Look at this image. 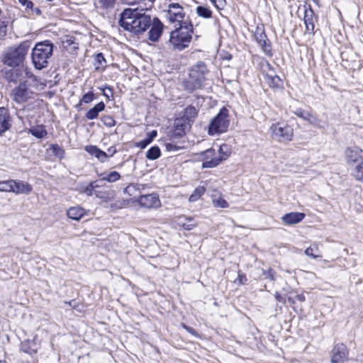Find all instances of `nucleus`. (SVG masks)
Segmentation results:
<instances>
[{
	"instance_id": "39448f33",
	"label": "nucleus",
	"mask_w": 363,
	"mask_h": 363,
	"mask_svg": "<svg viewBox=\"0 0 363 363\" xmlns=\"http://www.w3.org/2000/svg\"><path fill=\"white\" fill-rule=\"evenodd\" d=\"M228 110L225 107H223L211 121L208 126V134L213 135L225 133L228 130Z\"/></svg>"
},
{
	"instance_id": "e433bc0d",
	"label": "nucleus",
	"mask_w": 363,
	"mask_h": 363,
	"mask_svg": "<svg viewBox=\"0 0 363 363\" xmlns=\"http://www.w3.org/2000/svg\"><path fill=\"white\" fill-rule=\"evenodd\" d=\"M12 182L13 180L0 182V191L11 192L13 190Z\"/></svg>"
},
{
	"instance_id": "09e8293b",
	"label": "nucleus",
	"mask_w": 363,
	"mask_h": 363,
	"mask_svg": "<svg viewBox=\"0 0 363 363\" xmlns=\"http://www.w3.org/2000/svg\"><path fill=\"white\" fill-rule=\"evenodd\" d=\"M305 121L314 125H317L318 122V118L310 112H308V116L306 117Z\"/></svg>"
},
{
	"instance_id": "0eeeda50",
	"label": "nucleus",
	"mask_w": 363,
	"mask_h": 363,
	"mask_svg": "<svg viewBox=\"0 0 363 363\" xmlns=\"http://www.w3.org/2000/svg\"><path fill=\"white\" fill-rule=\"evenodd\" d=\"M144 9L139 10L137 9L136 15L131 16L134 18L135 23L133 30H131V33L134 35H140L144 33L151 26L152 18L148 14L144 12Z\"/></svg>"
},
{
	"instance_id": "7ed1b4c3",
	"label": "nucleus",
	"mask_w": 363,
	"mask_h": 363,
	"mask_svg": "<svg viewBox=\"0 0 363 363\" xmlns=\"http://www.w3.org/2000/svg\"><path fill=\"white\" fill-rule=\"evenodd\" d=\"M30 45V41L25 40L16 47L9 48L2 55V62L4 65L11 67L19 66L24 62Z\"/></svg>"
},
{
	"instance_id": "cd10ccee",
	"label": "nucleus",
	"mask_w": 363,
	"mask_h": 363,
	"mask_svg": "<svg viewBox=\"0 0 363 363\" xmlns=\"http://www.w3.org/2000/svg\"><path fill=\"white\" fill-rule=\"evenodd\" d=\"M94 68L96 71H102L106 66V61L102 53H98L94 57Z\"/></svg>"
},
{
	"instance_id": "b1692460",
	"label": "nucleus",
	"mask_w": 363,
	"mask_h": 363,
	"mask_svg": "<svg viewBox=\"0 0 363 363\" xmlns=\"http://www.w3.org/2000/svg\"><path fill=\"white\" fill-rule=\"evenodd\" d=\"M104 109L105 104L103 101H101L86 113V118L88 120H94L98 118L99 113L103 111Z\"/></svg>"
},
{
	"instance_id": "49530a36",
	"label": "nucleus",
	"mask_w": 363,
	"mask_h": 363,
	"mask_svg": "<svg viewBox=\"0 0 363 363\" xmlns=\"http://www.w3.org/2000/svg\"><path fill=\"white\" fill-rule=\"evenodd\" d=\"M262 274L264 276V278L269 279L272 281L275 280V272L272 269L270 268L267 271L263 270Z\"/></svg>"
},
{
	"instance_id": "a19ab883",
	"label": "nucleus",
	"mask_w": 363,
	"mask_h": 363,
	"mask_svg": "<svg viewBox=\"0 0 363 363\" xmlns=\"http://www.w3.org/2000/svg\"><path fill=\"white\" fill-rule=\"evenodd\" d=\"M165 147L167 151L169 152H177L182 149H183V146L178 145L177 144H174V143H165Z\"/></svg>"
},
{
	"instance_id": "20e7f679",
	"label": "nucleus",
	"mask_w": 363,
	"mask_h": 363,
	"mask_svg": "<svg viewBox=\"0 0 363 363\" xmlns=\"http://www.w3.org/2000/svg\"><path fill=\"white\" fill-rule=\"evenodd\" d=\"M208 73V70L205 63L199 62L191 67L189 78L184 82V89L189 93L201 89Z\"/></svg>"
},
{
	"instance_id": "13d9d810",
	"label": "nucleus",
	"mask_w": 363,
	"mask_h": 363,
	"mask_svg": "<svg viewBox=\"0 0 363 363\" xmlns=\"http://www.w3.org/2000/svg\"><path fill=\"white\" fill-rule=\"evenodd\" d=\"M116 152H117V150L115 147H110L108 148L106 153L108 154V157H112L114 154H116Z\"/></svg>"
},
{
	"instance_id": "a18cd8bd",
	"label": "nucleus",
	"mask_w": 363,
	"mask_h": 363,
	"mask_svg": "<svg viewBox=\"0 0 363 363\" xmlns=\"http://www.w3.org/2000/svg\"><path fill=\"white\" fill-rule=\"evenodd\" d=\"M308 112L305 110H303L301 108H296L295 111H294V113L298 117L303 118L305 120L306 117L308 116Z\"/></svg>"
},
{
	"instance_id": "37998d69",
	"label": "nucleus",
	"mask_w": 363,
	"mask_h": 363,
	"mask_svg": "<svg viewBox=\"0 0 363 363\" xmlns=\"http://www.w3.org/2000/svg\"><path fill=\"white\" fill-rule=\"evenodd\" d=\"M95 191L96 190H94L93 188V185H91V184L89 183V185H87L84 188L80 190V192L82 194H85L87 196H92L93 194H94Z\"/></svg>"
},
{
	"instance_id": "ddd939ff",
	"label": "nucleus",
	"mask_w": 363,
	"mask_h": 363,
	"mask_svg": "<svg viewBox=\"0 0 363 363\" xmlns=\"http://www.w3.org/2000/svg\"><path fill=\"white\" fill-rule=\"evenodd\" d=\"M348 359V350L343 343L336 344L332 350V363H342Z\"/></svg>"
},
{
	"instance_id": "052dcab7",
	"label": "nucleus",
	"mask_w": 363,
	"mask_h": 363,
	"mask_svg": "<svg viewBox=\"0 0 363 363\" xmlns=\"http://www.w3.org/2000/svg\"><path fill=\"white\" fill-rule=\"evenodd\" d=\"M195 227V225L194 224H192V223H184L183 224V228L185 229V230H190L191 229H193Z\"/></svg>"
},
{
	"instance_id": "8fccbe9b",
	"label": "nucleus",
	"mask_w": 363,
	"mask_h": 363,
	"mask_svg": "<svg viewBox=\"0 0 363 363\" xmlns=\"http://www.w3.org/2000/svg\"><path fill=\"white\" fill-rule=\"evenodd\" d=\"M7 31V25L4 21H0V40L4 38Z\"/></svg>"
},
{
	"instance_id": "72a5a7b5",
	"label": "nucleus",
	"mask_w": 363,
	"mask_h": 363,
	"mask_svg": "<svg viewBox=\"0 0 363 363\" xmlns=\"http://www.w3.org/2000/svg\"><path fill=\"white\" fill-rule=\"evenodd\" d=\"M101 176H103L101 178L102 181H106L108 182H115L121 178L120 174L116 171L111 172L106 175L101 174Z\"/></svg>"
},
{
	"instance_id": "0e129e2a",
	"label": "nucleus",
	"mask_w": 363,
	"mask_h": 363,
	"mask_svg": "<svg viewBox=\"0 0 363 363\" xmlns=\"http://www.w3.org/2000/svg\"><path fill=\"white\" fill-rule=\"evenodd\" d=\"M296 299L300 302L305 301V296L303 294L296 295Z\"/></svg>"
},
{
	"instance_id": "603ef678",
	"label": "nucleus",
	"mask_w": 363,
	"mask_h": 363,
	"mask_svg": "<svg viewBox=\"0 0 363 363\" xmlns=\"http://www.w3.org/2000/svg\"><path fill=\"white\" fill-rule=\"evenodd\" d=\"M18 2L28 9H33L34 6V4L30 0H18Z\"/></svg>"
},
{
	"instance_id": "c9c22d12",
	"label": "nucleus",
	"mask_w": 363,
	"mask_h": 363,
	"mask_svg": "<svg viewBox=\"0 0 363 363\" xmlns=\"http://www.w3.org/2000/svg\"><path fill=\"white\" fill-rule=\"evenodd\" d=\"M196 13L199 16L204 18H210L212 16V11L208 8L203 6H197Z\"/></svg>"
},
{
	"instance_id": "9d476101",
	"label": "nucleus",
	"mask_w": 363,
	"mask_h": 363,
	"mask_svg": "<svg viewBox=\"0 0 363 363\" xmlns=\"http://www.w3.org/2000/svg\"><path fill=\"white\" fill-rule=\"evenodd\" d=\"M166 12V18L171 23L185 22V12L183 6L179 3H171L168 5V8L164 11Z\"/></svg>"
},
{
	"instance_id": "864d4df0",
	"label": "nucleus",
	"mask_w": 363,
	"mask_h": 363,
	"mask_svg": "<svg viewBox=\"0 0 363 363\" xmlns=\"http://www.w3.org/2000/svg\"><path fill=\"white\" fill-rule=\"evenodd\" d=\"M152 142V138H145L138 143V147L143 149Z\"/></svg>"
},
{
	"instance_id": "680f3d73",
	"label": "nucleus",
	"mask_w": 363,
	"mask_h": 363,
	"mask_svg": "<svg viewBox=\"0 0 363 363\" xmlns=\"http://www.w3.org/2000/svg\"><path fill=\"white\" fill-rule=\"evenodd\" d=\"M26 75L28 78L32 79L33 81H36V77L30 71H26Z\"/></svg>"
},
{
	"instance_id": "f704fd0d",
	"label": "nucleus",
	"mask_w": 363,
	"mask_h": 363,
	"mask_svg": "<svg viewBox=\"0 0 363 363\" xmlns=\"http://www.w3.org/2000/svg\"><path fill=\"white\" fill-rule=\"evenodd\" d=\"M206 191V189L204 186H199L196 188L194 192L189 197V201L194 202L197 201Z\"/></svg>"
},
{
	"instance_id": "f257e3e1",
	"label": "nucleus",
	"mask_w": 363,
	"mask_h": 363,
	"mask_svg": "<svg viewBox=\"0 0 363 363\" xmlns=\"http://www.w3.org/2000/svg\"><path fill=\"white\" fill-rule=\"evenodd\" d=\"M193 27L191 21L188 18L170 33L169 43L174 49L183 50L189 47L192 39Z\"/></svg>"
},
{
	"instance_id": "f8f14e48",
	"label": "nucleus",
	"mask_w": 363,
	"mask_h": 363,
	"mask_svg": "<svg viewBox=\"0 0 363 363\" xmlns=\"http://www.w3.org/2000/svg\"><path fill=\"white\" fill-rule=\"evenodd\" d=\"M254 36L264 53L269 57L272 56L271 43L267 38L264 29L257 27Z\"/></svg>"
},
{
	"instance_id": "3c124183",
	"label": "nucleus",
	"mask_w": 363,
	"mask_h": 363,
	"mask_svg": "<svg viewBox=\"0 0 363 363\" xmlns=\"http://www.w3.org/2000/svg\"><path fill=\"white\" fill-rule=\"evenodd\" d=\"M225 153L228 154L230 155V152L228 150V147L227 145H223L219 147L218 152H216L217 155H223Z\"/></svg>"
},
{
	"instance_id": "c756f323",
	"label": "nucleus",
	"mask_w": 363,
	"mask_h": 363,
	"mask_svg": "<svg viewBox=\"0 0 363 363\" xmlns=\"http://www.w3.org/2000/svg\"><path fill=\"white\" fill-rule=\"evenodd\" d=\"M161 156V151L158 146H152L146 152V157L150 160H155Z\"/></svg>"
},
{
	"instance_id": "f3484780",
	"label": "nucleus",
	"mask_w": 363,
	"mask_h": 363,
	"mask_svg": "<svg viewBox=\"0 0 363 363\" xmlns=\"http://www.w3.org/2000/svg\"><path fill=\"white\" fill-rule=\"evenodd\" d=\"M141 206L150 208L160 206V201L157 194L142 195L138 200Z\"/></svg>"
},
{
	"instance_id": "aec40b11",
	"label": "nucleus",
	"mask_w": 363,
	"mask_h": 363,
	"mask_svg": "<svg viewBox=\"0 0 363 363\" xmlns=\"http://www.w3.org/2000/svg\"><path fill=\"white\" fill-rule=\"evenodd\" d=\"M304 23L306 24V30L313 32L315 28V13L311 6H304Z\"/></svg>"
},
{
	"instance_id": "6e6d98bb",
	"label": "nucleus",
	"mask_w": 363,
	"mask_h": 363,
	"mask_svg": "<svg viewBox=\"0 0 363 363\" xmlns=\"http://www.w3.org/2000/svg\"><path fill=\"white\" fill-rule=\"evenodd\" d=\"M65 304H68L70 307L77 309V307L79 306L78 303L75 300H71L70 301H65Z\"/></svg>"
},
{
	"instance_id": "6ab92c4d",
	"label": "nucleus",
	"mask_w": 363,
	"mask_h": 363,
	"mask_svg": "<svg viewBox=\"0 0 363 363\" xmlns=\"http://www.w3.org/2000/svg\"><path fill=\"white\" fill-rule=\"evenodd\" d=\"M12 191L16 194L28 195L33 191V186L27 182L13 180Z\"/></svg>"
},
{
	"instance_id": "dca6fc26",
	"label": "nucleus",
	"mask_w": 363,
	"mask_h": 363,
	"mask_svg": "<svg viewBox=\"0 0 363 363\" xmlns=\"http://www.w3.org/2000/svg\"><path fill=\"white\" fill-rule=\"evenodd\" d=\"M345 157L347 162L353 167L363 162V150L358 147H347Z\"/></svg>"
},
{
	"instance_id": "774afa93",
	"label": "nucleus",
	"mask_w": 363,
	"mask_h": 363,
	"mask_svg": "<svg viewBox=\"0 0 363 363\" xmlns=\"http://www.w3.org/2000/svg\"><path fill=\"white\" fill-rule=\"evenodd\" d=\"M289 301L292 303H294V301L291 298H289Z\"/></svg>"
},
{
	"instance_id": "338daca9",
	"label": "nucleus",
	"mask_w": 363,
	"mask_h": 363,
	"mask_svg": "<svg viewBox=\"0 0 363 363\" xmlns=\"http://www.w3.org/2000/svg\"><path fill=\"white\" fill-rule=\"evenodd\" d=\"M157 135V131L156 130H153L151 132V135H150V137L149 138H152V140L156 137Z\"/></svg>"
},
{
	"instance_id": "79ce46f5",
	"label": "nucleus",
	"mask_w": 363,
	"mask_h": 363,
	"mask_svg": "<svg viewBox=\"0 0 363 363\" xmlns=\"http://www.w3.org/2000/svg\"><path fill=\"white\" fill-rule=\"evenodd\" d=\"M116 0H99V4L101 7L105 9H108L113 7Z\"/></svg>"
},
{
	"instance_id": "4468645a",
	"label": "nucleus",
	"mask_w": 363,
	"mask_h": 363,
	"mask_svg": "<svg viewBox=\"0 0 363 363\" xmlns=\"http://www.w3.org/2000/svg\"><path fill=\"white\" fill-rule=\"evenodd\" d=\"M150 29L148 32V39L152 42H157L161 37L164 30V24L157 18L155 17L152 19Z\"/></svg>"
},
{
	"instance_id": "ea45409f",
	"label": "nucleus",
	"mask_w": 363,
	"mask_h": 363,
	"mask_svg": "<svg viewBox=\"0 0 363 363\" xmlns=\"http://www.w3.org/2000/svg\"><path fill=\"white\" fill-rule=\"evenodd\" d=\"M101 120L103 122V123L107 127L111 128L116 125V121L111 116H103L101 118Z\"/></svg>"
},
{
	"instance_id": "393cba45",
	"label": "nucleus",
	"mask_w": 363,
	"mask_h": 363,
	"mask_svg": "<svg viewBox=\"0 0 363 363\" xmlns=\"http://www.w3.org/2000/svg\"><path fill=\"white\" fill-rule=\"evenodd\" d=\"M86 213L85 210L80 206L71 207L67 211V216L75 220H80Z\"/></svg>"
},
{
	"instance_id": "5701e85b",
	"label": "nucleus",
	"mask_w": 363,
	"mask_h": 363,
	"mask_svg": "<svg viewBox=\"0 0 363 363\" xmlns=\"http://www.w3.org/2000/svg\"><path fill=\"white\" fill-rule=\"evenodd\" d=\"M62 48L69 54L74 55L79 49V44L75 41L74 37L65 36L62 40Z\"/></svg>"
},
{
	"instance_id": "9b49d317",
	"label": "nucleus",
	"mask_w": 363,
	"mask_h": 363,
	"mask_svg": "<svg viewBox=\"0 0 363 363\" xmlns=\"http://www.w3.org/2000/svg\"><path fill=\"white\" fill-rule=\"evenodd\" d=\"M136 13L137 9H125L120 14L118 25L123 30L130 33L135 27L133 25V23H135V21H133L134 18H131V16H135Z\"/></svg>"
},
{
	"instance_id": "1a4fd4ad",
	"label": "nucleus",
	"mask_w": 363,
	"mask_h": 363,
	"mask_svg": "<svg viewBox=\"0 0 363 363\" xmlns=\"http://www.w3.org/2000/svg\"><path fill=\"white\" fill-rule=\"evenodd\" d=\"M271 130L273 137L279 142H288L292 140L294 130L291 126L285 123L272 124Z\"/></svg>"
},
{
	"instance_id": "a878e982",
	"label": "nucleus",
	"mask_w": 363,
	"mask_h": 363,
	"mask_svg": "<svg viewBox=\"0 0 363 363\" xmlns=\"http://www.w3.org/2000/svg\"><path fill=\"white\" fill-rule=\"evenodd\" d=\"M198 112L195 107L189 106L184 109V115L181 118L184 119L186 121H189V124L194 122L195 118L197 116Z\"/></svg>"
},
{
	"instance_id": "6e6552de",
	"label": "nucleus",
	"mask_w": 363,
	"mask_h": 363,
	"mask_svg": "<svg viewBox=\"0 0 363 363\" xmlns=\"http://www.w3.org/2000/svg\"><path fill=\"white\" fill-rule=\"evenodd\" d=\"M199 155L203 160L202 163L203 168L216 167L228 157V154L227 153H225L223 155H217L213 148L201 152Z\"/></svg>"
},
{
	"instance_id": "69168bd1",
	"label": "nucleus",
	"mask_w": 363,
	"mask_h": 363,
	"mask_svg": "<svg viewBox=\"0 0 363 363\" xmlns=\"http://www.w3.org/2000/svg\"><path fill=\"white\" fill-rule=\"evenodd\" d=\"M33 13H35L36 16H40L42 14V11L40 8H35L31 9Z\"/></svg>"
},
{
	"instance_id": "473e14b6",
	"label": "nucleus",
	"mask_w": 363,
	"mask_h": 363,
	"mask_svg": "<svg viewBox=\"0 0 363 363\" xmlns=\"http://www.w3.org/2000/svg\"><path fill=\"white\" fill-rule=\"evenodd\" d=\"M352 175L356 179L363 182V161L353 166Z\"/></svg>"
},
{
	"instance_id": "423d86ee",
	"label": "nucleus",
	"mask_w": 363,
	"mask_h": 363,
	"mask_svg": "<svg viewBox=\"0 0 363 363\" xmlns=\"http://www.w3.org/2000/svg\"><path fill=\"white\" fill-rule=\"evenodd\" d=\"M34 96L35 92L31 89L30 84L26 80L20 82L11 93L13 101L20 104L33 99Z\"/></svg>"
},
{
	"instance_id": "2f4dec72",
	"label": "nucleus",
	"mask_w": 363,
	"mask_h": 363,
	"mask_svg": "<svg viewBox=\"0 0 363 363\" xmlns=\"http://www.w3.org/2000/svg\"><path fill=\"white\" fill-rule=\"evenodd\" d=\"M49 150L52 151V154L59 160L65 157V150L58 144H51L49 146Z\"/></svg>"
},
{
	"instance_id": "7c9ffc66",
	"label": "nucleus",
	"mask_w": 363,
	"mask_h": 363,
	"mask_svg": "<svg viewBox=\"0 0 363 363\" xmlns=\"http://www.w3.org/2000/svg\"><path fill=\"white\" fill-rule=\"evenodd\" d=\"M305 254L313 259L321 257L320 250L317 244H313L306 249Z\"/></svg>"
},
{
	"instance_id": "e2e57ef3",
	"label": "nucleus",
	"mask_w": 363,
	"mask_h": 363,
	"mask_svg": "<svg viewBox=\"0 0 363 363\" xmlns=\"http://www.w3.org/2000/svg\"><path fill=\"white\" fill-rule=\"evenodd\" d=\"M276 74H277V73H276L274 69L273 68L272 69L269 70V72H267L266 74H264V77H271V76H274Z\"/></svg>"
},
{
	"instance_id": "4be33fe9",
	"label": "nucleus",
	"mask_w": 363,
	"mask_h": 363,
	"mask_svg": "<svg viewBox=\"0 0 363 363\" xmlns=\"http://www.w3.org/2000/svg\"><path fill=\"white\" fill-rule=\"evenodd\" d=\"M86 152H87L91 156L95 157L101 162H104L108 158V154L99 149L96 145H86L84 147Z\"/></svg>"
},
{
	"instance_id": "2eb2a0df",
	"label": "nucleus",
	"mask_w": 363,
	"mask_h": 363,
	"mask_svg": "<svg viewBox=\"0 0 363 363\" xmlns=\"http://www.w3.org/2000/svg\"><path fill=\"white\" fill-rule=\"evenodd\" d=\"M191 125L189 122L186 121L184 119L180 118L175 119L172 138L177 139L183 137L186 131L191 128Z\"/></svg>"
},
{
	"instance_id": "58836bf2",
	"label": "nucleus",
	"mask_w": 363,
	"mask_h": 363,
	"mask_svg": "<svg viewBox=\"0 0 363 363\" xmlns=\"http://www.w3.org/2000/svg\"><path fill=\"white\" fill-rule=\"evenodd\" d=\"M213 203L214 206L219 208H227L228 207V202L222 197L213 198Z\"/></svg>"
},
{
	"instance_id": "de8ad7c7",
	"label": "nucleus",
	"mask_w": 363,
	"mask_h": 363,
	"mask_svg": "<svg viewBox=\"0 0 363 363\" xmlns=\"http://www.w3.org/2000/svg\"><path fill=\"white\" fill-rule=\"evenodd\" d=\"M247 281V277L245 274L238 272V278L235 279V282L238 283L240 285L245 284Z\"/></svg>"
},
{
	"instance_id": "c03bdc74",
	"label": "nucleus",
	"mask_w": 363,
	"mask_h": 363,
	"mask_svg": "<svg viewBox=\"0 0 363 363\" xmlns=\"http://www.w3.org/2000/svg\"><path fill=\"white\" fill-rule=\"evenodd\" d=\"M261 65L263 74H266L267 72H269V70H271L274 68L272 65L267 60L262 62Z\"/></svg>"
},
{
	"instance_id": "4c0bfd02",
	"label": "nucleus",
	"mask_w": 363,
	"mask_h": 363,
	"mask_svg": "<svg viewBox=\"0 0 363 363\" xmlns=\"http://www.w3.org/2000/svg\"><path fill=\"white\" fill-rule=\"evenodd\" d=\"M94 99V94L93 91H88L87 93L84 94L82 96V99H80L79 104H80L82 103L89 104L91 101H93Z\"/></svg>"
},
{
	"instance_id": "f03ea898",
	"label": "nucleus",
	"mask_w": 363,
	"mask_h": 363,
	"mask_svg": "<svg viewBox=\"0 0 363 363\" xmlns=\"http://www.w3.org/2000/svg\"><path fill=\"white\" fill-rule=\"evenodd\" d=\"M54 45L50 40L37 43L31 52L32 63L35 69L41 70L48 67L52 56Z\"/></svg>"
},
{
	"instance_id": "4d7b16f0",
	"label": "nucleus",
	"mask_w": 363,
	"mask_h": 363,
	"mask_svg": "<svg viewBox=\"0 0 363 363\" xmlns=\"http://www.w3.org/2000/svg\"><path fill=\"white\" fill-rule=\"evenodd\" d=\"M103 181L101 180V179L100 180H96V181H94V182H90L91 185H93V188L94 190H96V189L97 188H99L100 186H102L101 183Z\"/></svg>"
},
{
	"instance_id": "bb28decb",
	"label": "nucleus",
	"mask_w": 363,
	"mask_h": 363,
	"mask_svg": "<svg viewBox=\"0 0 363 363\" xmlns=\"http://www.w3.org/2000/svg\"><path fill=\"white\" fill-rule=\"evenodd\" d=\"M28 133L31 134L33 136L38 139L43 138L48 134V132L45 126L42 125L32 127L30 129H28Z\"/></svg>"
},
{
	"instance_id": "c85d7f7f",
	"label": "nucleus",
	"mask_w": 363,
	"mask_h": 363,
	"mask_svg": "<svg viewBox=\"0 0 363 363\" xmlns=\"http://www.w3.org/2000/svg\"><path fill=\"white\" fill-rule=\"evenodd\" d=\"M264 80L269 86L272 88H279L282 86V81L277 74L264 77Z\"/></svg>"
},
{
	"instance_id": "5fc2aeb1",
	"label": "nucleus",
	"mask_w": 363,
	"mask_h": 363,
	"mask_svg": "<svg viewBox=\"0 0 363 363\" xmlns=\"http://www.w3.org/2000/svg\"><path fill=\"white\" fill-rule=\"evenodd\" d=\"M94 194L96 195V197H98L99 199H105L107 198L106 192L99 191L96 190L94 191Z\"/></svg>"
},
{
	"instance_id": "412c9836",
	"label": "nucleus",
	"mask_w": 363,
	"mask_h": 363,
	"mask_svg": "<svg viewBox=\"0 0 363 363\" xmlns=\"http://www.w3.org/2000/svg\"><path fill=\"white\" fill-rule=\"evenodd\" d=\"M305 216L303 213L291 212L284 215L281 220L285 225H294L303 220Z\"/></svg>"
},
{
	"instance_id": "a211bd4d",
	"label": "nucleus",
	"mask_w": 363,
	"mask_h": 363,
	"mask_svg": "<svg viewBox=\"0 0 363 363\" xmlns=\"http://www.w3.org/2000/svg\"><path fill=\"white\" fill-rule=\"evenodd\" d=\"M11 127V116L9 111L5 107H0V135Z\"/></svg>"
},
{
	"instance_id": "bf43d9fd",
	"label": "nucleus",
	"mask_w": 363,
	"mask_h": 363,
	"mask_svg": "<svg viewBox=\"0 0 363 363\" xmlns=\"http://www.w3.org/2000/svg\"><path fill=\"white\" fill-rule=\"evenodd\" d=\"M275 298L278 302H284V298L281 296V294L279 292H276L274 294Z\"/></svg>"
}]
</instances>
